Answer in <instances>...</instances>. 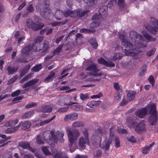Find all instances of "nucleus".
<instances>
[{"label":"nucleus","mask_w":158,"mask_h":158,"mask_svg":"<svg viewBox=\"0 0 158 158\" xmlns=\"http://www.w3.org/2000/svg\"><path fill=\"white\" fill-rule=\"evenodd\" d=\"M135 92L134 91H129L127 94L128 101H131L134 100L135 98Z\"/></svg>","instance_id":"nucleus-25"},{"label":"nucleus","mask_w":158,"mask_h":158,"mask_svg":"<svg viewBox=\"0 0 158 158\" xmlns=\"http://www.w3.org/2000/svg\"><path fill=\"white\" fill-rule=\"evenodd\" d=\"M101 153L102 152L100 150L98 151L96 153V154L95 155L94 158H99Z\"/></svg>","instance_id":"nucleus-60"},{"label":"nucleus","mask_w":158,"mask_h":158,"mask_svg":"<svg viewBox=\"0 0 158 158\" xmlns=\"http://www.w3.org/2000/svg\"><path fill=\"white\" fill-rule=\"evenodd\" d=\"M72 126L74 127H83V124L81 122L76 121L74 122L72 124Z\"/></svg>","instance_id":"nucleus-44"},{"label":"nucleus","mask_w":158,"mask_h":158,"mask_svg":"<svg viewBox=\"0 0 158 158\" xmlns=\"http://www.w3.org/2000/svg\"><path fill=\"white\" fill-rule=\"evenodd\" d=\"M107 9V7L106 6H103L99 9V14L95 13L92 16L93 22L90 25L91 28H94L98 26L100 23L99 18L102 14L106 12Z\"/></svg>","instance_id":"nucleus-7"},{"label":"nucleus","mask_w":158,"mask_h":158,"mask_svg":"<svg viewBox=\"0 0 158 158\" xmlns=\"http://www.w3.org/2000/svg\"><path fill=\"white\" fill-rule=\"evenodd\" d=\"M36 141L37 143L39 145H42L44 144L43 139L40 135H37L36 138Z\"/></svg>","instance_id":"nucleus-36"},{"label":"nucleus","mask_w":158,"mask_h":158,"mask_svg":"<svg viewBox=\"0 0 158 158\" xmlns=\"http://www.w3.org/2000/svg\"><path fill=\"white\" fill-rule=\"evenodd\" d=\"M43 39V37L42 36L38 37L36 39L34 43L32 45H27L25 46L22 50L21 53V56L22 57H25L29 54L30 51L38 52L41 50L42 46L40 44V42Z\"/></svg>","instance_id":"nucleus-2"},{"label":"nucleus","mask_w":158,"mask_h":158,"mask_svg":"<svg viewBox=\"0 0 158 158\" xmlns=\"http://www.w3.org/2000/svg\"><path fill=\"white\" fill-rule=\"evenodd\" d=\"M155 51H156V49L155 48H154V49L151 50L150 51H149L148 52L146 53V55L147 56H150L151 55H153L154 54Z\"/></svg>","instance_id":"nucleus-56"},{"label":"nucleus","mask_w":158,"mask_h":158,"mask_svg":"<svg viewBox=\"0 0 158 158\" xmlns=\"http://www.w3.org/2000/svg\"><path fill=\"white\" fill-rule=\"evenodd\" d=\"M148 80L152 86H153L155 81L153 76L151 75L148 77Z\"/></svg>","instance_id":"nucleus-51"},{"label":"nucleus","mask_w":158,"mask_h":158,"mask_svg":"<svg viewBox=\"0 0 158 158\" xmlns=\"http://www.w3.org/2000/svg\"><path fill=\"white\" fill-rule=\"evenodd\" d=\"M52 108L50 106L45 105L43 106L41 109L42 112L45 113H49L51 112Z\"/></svg>","instance_id":"nucleus-27"},{"label":"nucleus","mask_w":158,"mask_h":158,"mask_svg":"<svg viewBox=\"0 0 158 158\" xmlns=\"http://www.w3.org/2000/svg\"><path fill=\"white\" fill-rule=\"evenodd\" d=\"M49 48V46L48 44L44 43L42 46V52L44 54H45L48 51Z\"/></svg>","instance_id":"nucleus-35"},{"label":"nucleus","mask_w":158,"mask_h":158,"mask_svg":"<svg viewBox=\"0 0 158 158\" xmlns=\"http://www.w3.org/2000/svg\"><path fill=\"white\" fill-rule=\"evenodd\" d=\"M145 28L151 33L156 34L158 30V21L154 17L150 18V23H147Z\"/></svg>","instance_id":"nucleus-8"},{"label":"nucleus","mask_w":158,"mask_h":158,"mask_svg":"<svg viewBox=\"0 0 158 158\" xmlns=\"http://www.w3.org/2000/svg\"><path fill=\"white\" fill-rule=\"evenodd\" d=\"M142 34L144 37L148 40V41H152L155 40L156 38L152 37L146 32L143 30L142 32Z\"/></svg>","instance_id":"nucleus-24"},{"label":"nucleus","mask_w":158,"mask_h":158,"mask_svg":"<svg viewBox=\"0 0 158 158\" xmlns=\"http://www.w3.org/2000/svg\"><path fill=\"white\" fill-rule=\"evenodd\" d=\"M66 130L69 142L70 150L71 152H73L75 150V148H72L71 147L78 137L80 135V133L77 130H73L72 131L70 128L68 127L66 128Z\"/></svg>","instance_id":"nucleus-6"},{"label":"nucleus","mask_w":158,"mask_h":158,"mask_svg":"<svg viewBox=\"0 0 158 158\" xmlns=\"http://www.w3.org/2000/svg\"><path fill=\"white\" fill-rule=\"evenodd\" d=\"M63 46V44H62L58 46V48L54 51L53 52L54 54L55 55L60 53V52Z\"/></svg>","instance_id":"nucleus-43"},{"label":"nucleus","mask_w":158,"mask_h":158,"mask_svg":"<svg viewBox=\"0 0 158 158\" xmlns=\"http://www.w3.org/2000/svg\"><path fill=\"white\" fill-rule=\"evenodd\" d=\"M148 108V107H145L137 110L135 112L136 116L140 118H143L147 114Z\"/></svg>","instance_id":"nucleus-16"},{"label":"nucleus","mask_w":158,"mask_h":158,"mask_svg":"<svg viewBox=\"0 0 158 158\" xmlns=\"http://www.w3.org/2000/svg\"><path fill=\"white\" fill-rule=\"evenodd\" d=\"M10 96V94H6L5 95L2 96V95H1L0 96V101L2 100L4 98H8Z\"/></svg>","instance_id":"nucleus-61"},{"label":"nucleus","mask_w":158,"mask_h":158,"mask_svg":"<svg viewBox=\"0 0 158 158\" xmlns=\"http://www.w3.org/2000/svg\"><path fill=\"white\" fill-rule=\"evenodd\" d=\"M31 123L29 121H26L23 123L21 126V128L23 130L28 129L31 126Z\"/></svg>","instance_id":"nucleus-33"},{"label":"nucleus","mask_w":158,"mask_h":158,"mask_svg":"<svg viewBox=\"0 0 158 158\" xmlns=\"http://www.w3.org/2000/svg\"><path fill=\"white\" fill-rule=\"evenodd\" d=\"M86 3H90L91 5H93L96 3L97 0H83Z\"/></svg>","instance_id":"nucleus-48"},{"label":"nucleus","mask_w":158,"mask_h":158,"mask_svg":"<svg viewBox=\"0 0 158 158\" xmlns=\"http://www.w3.org/2000/svg\"><path fill=\"white\" fill-rule=\"evenodd\" d=\"M88 11L87 10L82 12L80 10H75L73 11L68 10L65 12H63L60 10H57L55 12V18L57 20L61 19V17L62 15L65 17H74L76 16H79L80 17L87 16V14Z\"/></svg>","instance_id":"nucleus-3"},{"label":"nucleus","mask_w":158,"mask_h":158,"mask_svg":"<svg viewBox=\"0 0 158 158\" xmlns=\"http://www.w3.org/2000/svg\"><path fill=\"white\" fill-rule=\"evenodd\" d=\"M118 4L120 7H123L124 5V0H118Z\"/></svg>","instance_id":"nucleus-59"},{"label":"nucleus","mask_w":158,"mask_h":158,"mask_svg":"<svg viewBox=\"0 0 158 158\" xmlns=\"http://www.w3.org/2000/svg\"><path fill=\"white\" fill-rule=\"evenodd\" d=\"M89 42L92 47L95 49H96L98 46V44L95 41L92 42L91 41H89Z\"/></svg>","instance_id":"nucleus-57"},{"label":"nucleus","mask_w":158,"mask_h":158,"mask_svg":"<svg viewBox=\"0 0 158 158\" xmlns=\"http://www.w3.org/2000/svg\"><path fill=\"white\" fill-rule=\"evenodd\" d=\"M66 21L64 22H54L51 23L52 26L56 27L57 25H59L61 24H64L66 23Z\"/></svg>","instance_id":"nucleus-54"},{"label":"nucleus","mask_w":158,"mask_h":158,"mask_svg":"<svg viewBox=\"0 0 158 158\" xmlns=\"http://www.w3.org/2000/svg\"><path fill=\"white\" fill-rule=\"evenodd\" d=\"M56 118L55 116H53L52 118L50 119H48L47 120H45L40 122V124L41 126H43L45 124L48 123H49L50 121L53 120Z\"/></svg>","instance_id":"nucleus-40"},{"label":"nucleus","mask_w":158,"mask_h":158,"mask_svg":"<svg viewBox=\"0 0 158 158\" xmlns=\"http://www.w3.org/2000/svg\"><path fill=\"white\" fill-rule=\"evenodd\" d=\"M23 98L21 96H19L18 97H16L12 101L14 103H16L18 102V101L21 100Z\"/></svg>","instance_id":"nucleus-58"},{"label":"nucleus","mask_w":158,"mask_h":158,"mask_svg":"<svg viewBox=\"0 0 158 158\" xmlns=\"http://www.w3.org/2000/svg\"><path fill=\"white\" fill-rule=\"evenodd\" d=\"M102 96V94L101 93H100L98 94L92 95L91 96V98L92 99H94L95 98H99Z\"/></svg>","instance_id":"nucleus-53"},{"label":"nucleus","mask_w":158,"mask_h":158,"mask_svg":"<svg viewBox=\"0 0 158 158\" xmlns=\"http://www.w3.org/2000/svg\"><path fill=\"white\" fill-rule=\"evenodd\" d=\"M37 104L35 102H31L29 103L25 106L26 108L28 109L36 106Z\"/></svg>","instance_id":"nucleus-42"},{"label":"nucleus","mask_w":158,"mask_h":158,"mask_svg":"<svg viewBox=\"0 0 158 158\" xmlns=\"http://www.w3.org/2000/svg\"><path fill=\"white\" fill-rule=\"evenodd\" d=\"M39 80L38 79H35L27 82L25 83V84L23 85V88L25 89L24 90V91L28 90L29 89V88H27L33 85L34 84L37 82Z\"/></svg>","instance_id":"nucleus-19"},{"label":"nucleus","mask_w":158,"mask_h":158,"mask_svg":"<svg viewBox=\"0 0 158 158\" xmlns=\"http://www.w3.org/2000/svg\"><path fill=\"white\" fill-rule=\"evenodd\" d=\"M100 102V101H92L88 102L87 106L90 108H94L99 105Z\"/></svg>","instance_id":"nucleus-23"},{"label":"nucleus","mask_w":158,"mask_h":158,"mask_svg":"<svg viewBox=\"0 0 158 158\" xmlns=\"http://www.w3.org/2000/svg\"><path fill=\"white\" fill-rule=\"evenodd\" d=\"M60 89L61 90H66V92L68 93L72 91L73 90L70 89V88L67 86H61L60 87Z\"/></svg>","instance_id":"nucleus-38"},{"label":"nucleus","mask_w":158,"mask_h":158,"mask_svg":"<svg viewBox=\"0 0 158 158\" xmlns=\"http://www.w3.org/2000/svg\"><path fill=\"white\" fill-rule=\"evenodd\" d=\"M127 139L129 141L132 143H135L136 142V139L135 137L133 135L127 137Z\"/></svg>","instance_id":"nucleus-49"},{"label":"nucleus","mask_w":158,"mask_h":158,"mask_svg":"<svg viewBox=\"0 0 158 158\" xmlns=\"http://www.w3.org/2000/svg\"><path fill=\"white\" fill-rule=\"evenodd\" d=\"M105 77V76L101 73H88L84 77L87 81L99 82L101 81V78H104Z\"/></svg>","instance_id":"nucleus-9"},{"label":"nucleus","mask_w":158,"mask_h":158,"mask_svg":"<svg viewBox=\"0 0 158 158\" xmlns=\"http://www.w3.org/2000/svg\"><path fill=\"white\" fill-rule=\"evenodd\" d=\"M118 34L124 46L127 48L123 51L126 56H131L134 59H137L138 54L141 52V48H145L147 46V42L144 40L142 36L135 31H132L130 33V38L134 43L135 47L126 39L125 35L120 34L119 32Z\"/></svg>","instance_id":"nucleus-1"},{"label":"nucleus","mask_w":158,"mask_h":158,"mask_svg":"<svg viewBox=\"0 0 158 158\" xmlns=\"http://www.w3.org/2000/svg\"><path fill=\"white\" fill-rule=\"evenodd\" d=\"M85 70L90 71V73H98L99 69L98 68L97 66L94 64H91L87 67Z\"/></svg>","instance_id":"nucleus-18"},{"label":"nucleus","mask_w":158,"mask_h":158,"mask_svg":"<svg viewBox=\"0 0 158 158\" xmlns=\"http://www.w3.org/2000/svg\"><path fill=\"white\" fill-rule=\"evenodd\" d=\"M83 134L85 137L84 138L83 136L80 137L78 142L79 146L81 148H85V144H87L88 145L90 144L88 137V133L86 129H84L83 131Z\"/></svg>","instance_id":"nucleus-12"},{"label":"nucleus","mask_w":158,"mask_h":158,"mask_svg":"<svg viewBox=\"0 0 158 158\" xmlns=\"http://www.w3.org/2000/svg\"><path fill=\"white\" fill-rule=\"evenodd\" d=\"M46 29H47V31L46 33V35H48L51 33L52 32L53 30V29L52 28L49 29V27H47Z\"/></svg>","instance_id":"nucleus-64"},{"label":"nucleus","mask_w":158,"mask_h":158,"mask_svg":"<svg viewBox=\"0 0 158 158\" xmlns=\"http://www.w3.org/2000/svg\"><path fill=\"white\" fill-rule=\"evenodd\" d=\"M26 25L29 28H32L33 30L37 31L41 29L44 26V24L42 23L37 24L30 19H27Z\"/></svg>","instance_id":"nucleus-14"},{"label":"nucleus","mask_w":158,"mask_h":158,"mask_svg":"<svg viewBox=\"0 0 158 158\" xmlns=\"http://www.w3.org/2000/svg\"><path fill=\"white\" fill-rule=\"evenodd\" d=\"M10 96V94H6L5 95L2 96V95H1L0 96V101L2 100L4 98H8Z\"/></svg>","instance_id":"nucleus-62"},{"label":"nucleus","mask_w":158,"mask_h":158,"mask_svg":"<svg viewBox=\"0 0 158 158\" xmlns=\"http://www.w3.org/2000/svg\"><path fill=\"white\" fill-rule=\"evenodd\" d=\"M149 108V113L151 115L149 118V122L151 125H154L158 119L156 107L154 104H152L150 106Z\"/></svg>","instance_id":"nucleus-10"},{"label":"nucleus","mask_w":158,"mask_h":158,"mask_svg":"<svg viewBox=\"0 0 158 158\" xmlns=\"http://www.w3.org/2000/svg\"><path fill=\"white\" fill-rule=\"evenodd\" d=\"M55 76V73L50 72L49 75L44 79V81L46 83L52 81L54 78Z\"/></svg>","instance_id":"nucleus-26"},{"label":"nucleus","mask_w":158,"mask_h":158,"mask_svg":"<svg viewBox=\"0 0 158 158\" xmlns=\"http://www.w3.org/2000/svg\"><path fill=\"white\" fill-rule=\"evenodd\" d=\"M42 150L44 154L46 156H49L52 155L54 158H64V156L62 153H59L56 152L52 151V153L50 152L48 148L46 147H44L42 148Z\"/></svg>","instance_id":"nucleus-13"},{"label":"nucleus","mask_w":158,"mask_h":158,"mask_svg":"<svg viewBox=\"0 0 158 158\" xmlns=\"http://www.w3.org/2000/svg\"><path fill=\"white\" fill-rule=\"evenodd\" d=\"M44 5L45 6L44 7H45L44 9V11H41V15L42 17L46 19V16H48L49 14V15H53V13H51L50 11L49 4H48L46 2L44 4Z\"/></svg>","instance_id":"nucleus-17"},{"label":"nucleus","mask_w":158,"mask_h":158,"mask_svg":"<svg viewBox=\"0 0 158 158\" xmlns=\"http://www.w3.org/2000/svg\"><path fill=\"white\" fill-rule=\"evenodd\" d=\"M20 124L13 127L9 128L6 129L5 131L6 133H10L15 132L19 127Z\"/></svg>","instance_id":"nucleus-29"},{"label":"nucleus","mask_w":158,"mask_h":158,"mask_svg":"<svg viewBox=\"0 0 158 158\" xmlns=\"http://www.w3.org/2000/svg\"><path fill=\"white\" fill-rule=\"evenodd\" d=\"M68 106H65L64 107L60 108L58 109L57 111L59 113H64L66 112L69 109Z\"/></svg>","instance_id":"nucleus-45"},{"label":"nucleus","mask_w":158,"mask_h":158,"mask_svg":"<svg viewBox=\"0 0 158 158\" xmlns=\"http://www.w3.org/2000/svg\"><path fill=\"white\" fill-rule=\"evenodd\" d=\"M154 143H152L148 145H146L145 147L141 148V152L142 153L147 154L149 153L152 148L154 145Z\"/></svg>","instance_id":"nucleus-21"},{"label":"nucleus","mask_w":158,"mask_h":158,"mask_svg":"<svg viewBox=\"0 0 158 158\" xmlns=\"http://www.w3.org/2000/svg\"><path fill=\"white\" fill-rule=\"evenodd\" d=\"M102 133V131L100 129H98L96 131L95 133L92 136V139H96V142L100 143L101 141V135Z\"/></svg>","instance_id":"nucleus-20"},{"label":"nucleus","mask_w":158,"mask_h":158,"mask_svg":"<svg viewBox=\"0 0 158 158\" xmlns=\"http://www.w3.org/2000/svg\"><path fill=\"white\" fill-rule=\"evenodd\" d=\"M114 87L117 91H119L120 90V87L118 83H114Z\"/></svg>","instance_id":"nucleus-63"},{"label":"nucleus","mask_w":158,"mask_h":158,"mask_svg":"<svg viewBox=\"0 0 158 158\" xmlns=\"http://www.w3.org/2000/svg\"><path fill=\"white\" fill-rule=\"evenodd\" d=\"M71 118H72V121H74L76 120L78 117V114L77 113H70Z\"/></svg>","instance_id":"nucleus-50"},{"label":"nucleus","mask_w":158,"mask_h":158,"mask_svg":"<svg viewBox=\"0 0 158 158\" xmlns=\"http://www.w3.org/2000/svg\"><path fill=\"white\" fill-rule=\"evenodd\" d=\"M50 136L48 141V143L51 146H52L55 143H57L58 141L60 143H63L64 141L63 138L64 132L58 131H55L54 129H52L50 131Z\"/></svg>","instance_id":"nucleus-4"},{"label":"nucleus","mask_w":158,"mask_h":158,"mask_svg":"<svg viewBox=\"0 0 158 158\" xmlns=\"http://www.w3.org/2000/svg\"><path fill=\"white\" fill-rule=\"evenodd\" d=\"M18 77L17 76H15L12 77L7 82L8 85H10L12 83H13L18 79Z\"/></svg>","instance_id":"nucleus-46"},{"label":"nucleus","mask_w":158,"mask_h":158,"mask_svg":"<svg viewBox=\"0 0 158 158\" xmlns=\"http://www.w3.org/2000/svg\"><path fill=\"white\" fill-rule=\"evenodd\" d=\"M21 92H22V94L24 93V90H22V91H21L20 90H17L12 93L11 96L12 97L18 96Z\"/></svg>","instance_id":"nucleus-39"},{"label":"nucleus","mask_w":158,"mask_h":158,"mask_svg":"<svg viewBox=\"0 0 158 158\" xmlns=\"http://www.w3.org/2000/svg\"><path fill=\"white\" fill-rule=\"evenodd\" d=\"M137 118H135V119H134V121H132L129 117H127L126 120V124L129 127H134L136 132L141 133L146 131V124L144 121H142L136 125L135 123L137 122Z\"/></svg>","instance_id":"nucleus-5"},{"label":"nucleus","mask_w":158,"mask_h":158,"mask_svg":"<svg viewBox=\"0 0 158 158\" xmlns=\"http://www.w3.org/2000/svg\"><path fill=\"white\" fill-rule=\"evenodd\" d=\"M18 146L23 149H28L30 146V144L27 142H22L19 143Z\"/></svg>","instance_id":"nucleus-32"},{"label":"nucleus","mask_w":158,"mask_h":158,"mask_svg":"<svg viewBox=\"0 0 158 158\" xmlns=\"http://www.w3.org/2000/svg\"><path fill=\"white\" fill-rule=\"evenodd\" d=\"M42 69V65L40 64H38L31 69V70L33 72H39Z\"/></svg>","instance_id":"nucleus-34"},{"label":"nucleus","mask_w":158,"mask_h":158,"mask_svg":"<svg viewBox=\"0 0 158 158\" xmlns=\"http://www.w3.org/2000/svg\"><path fill=\"white\" fill-rule=\"evenodd\" d=\"M122 95L119 94H117L114 96V99L115 101H118L120 100L122 98Z\"/></svg>","instance_id":"nucleus-52"},{"label":"nucleus","mask_w":158,"mask_h":158,"mask_svg":"<svg viewBox=\"0 0 158 158\" xmlns=\"http://www.w3.org/2000/svg\"><path fill=\"white\" fill-rule=\"evenodd\" d=\"M118 131L119 133L126 134L127 132V130L125 129H122L121 127H119L118 128Z\"/></svg>","instance_id":"nucleus-55"},{"label":"nucleus","mask_w":158,"mask_h":158,"mask_svg":"<svg viewBox=\"0 0 158 158\" xmlns=\"http://www.w3.org/2000/svg\"><path fill=\"white\" fill-rule=\"evenodd\" d=\"M98 62L99 64H103L107 67H113L115 66V64L112 62H108L103 58L98 59Z\"/></svg>","instance_id":"nucleus-22"},{"label":"nucleus","mask_w":158,"mask_h":158,"mask_svg":"<svg viewBox=\"0 0 158 158\" xmlns=\"http://www.w3.org/2000/svg\"><path fill=\"white\" fill-rule=\"evenodd\" d=\"M34 114V112L33 111H31L25 113L22 117V119H25L26 118H29L31 117Z\"/></svg>","instance_id":"nucleus-30"},{"label":"nucleus","mask_w":158,"mask_h":158,"mask_svg":"<svg viewBox=\"0 0 158 158\" xmlns=\"http://www.w3.org/2000/svg\"><path fill=\"white\" fill-rule=\"evenodd\" d=\"M19 121L18 118H15L6 123L5 125L7 126H15L18 122Z\"/></svg>","instance_id":"nucleus-28"},{"label":"nucleus","mask_w":158,"mask_h":158,"mask_svg":"<svg viewBox=\"0 0 158 158\" xmlns=\"http://www.w3.org/2000/svg\"><path fill=\"white\" fill-rule=\"evenodd\" d=\"M123 55L120 53H117L114 54L113 56V60H116L120 59L123 57Z\"/></svg>","instance_id":"nucleus-37"},{"label":"nucleus","mask_w":158,"mask_h":158,"mask_svg":"<svg viewBox=\"0 0 158 158\" xmlns=\"http://www.w3.org/2000/svg\"><path fill=\"white\" fill-rule=\"evenodd\" d=\"M17 67H11L10 66H8L7 68V70L9 75L13 74L17 71Z\"/></svg>","instance_id":"nucleus-31"},{"label":"nucleus","mask_w":158,"mask_h":158,"mask_svg":"<svg viewBox=\"0 0 158 158\" xmlns=\"http://www.w3.org/2000/svg\"><path fill=\"white\" fill-rule=\"evenodd\" d=\"M114 128H112L110 129V135L105 140L103 143V148L106 151L110 148V145L111 144V142L113 139L114 134Z\"/></svg>","instance_id":"nucleus-11"},{"label":"nucleus","mask_w":158,"mask_h":158,"mask_svg":"<svg viewBox=\"0 0 158 158\" xmlns=\"http://www.w3.org/2000/svg\"><path fill=\"white\" fill-rule=\"evenodd\" d=\"M114 140L115 147L117 148L120 147V141L118 138V137H116L114 139Z\"/></svg>","instance_id":"nucleus-47"},{"label":"nucleus","mask_w":158,"mask_h":158,"mask_svg":"<svg viewBox=\"0 0 158 158\" xmlns=\"http://www.w3.org/2000/svg\"><path fill=\"white\" fill-rule=\"evenodd\" d=\"M64 106H70L72 110L75 111H81L83 110V106L77 103L69 102V103H65Z\"/></svg>","instance_id":"nucleus-15"},{"label":"nucleus","mask_w":158,"mask_h":158,"mask_svg":"<svg viewBox=\"0 0 158 158\" xmlns=\"http://www.w3.org/2000/svg\"><path fill=\"white\" fill-rule=\"evenodd\" d=\"M80 98L82 101L85 100L89 98V96L88 94H80Z\"/></svg>","instance_id":"nucleus-41"}]
</instances>
